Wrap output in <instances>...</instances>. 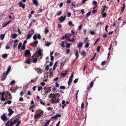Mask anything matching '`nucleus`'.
I'll list each match as a JSON object with an SVG mask.
<instances>
[{
  "label": "nucleus",
  "mask_w": 126,
  "mask_h": 126,
  "mask_svg": "<svg viewBox=\"0 0 126 126\" xmlns=\"http://www.w3.org/2000/svg\"><path fill=\"white\" fill-rule=\"evenodd\" d=\"M49 96L51 99L50 102L52 103H56L59 101V95L58 93L50 94Z\"/></svg>",
  "instance_id": "1"
},
{
  "label": "nucleus",
  "mask_w": 126,
  "mask_h": 126,
  "mask_svg": "<svg viewBox=\"0 0 126 126\" xmlns=\"http://www.w3.org/2000/svg\"><path fill=\"white\" fill-rule=\"evenodd\" d=\"M43 111L40 110H37L34 115V118L37 119L40 118L43 114Z\"/></svg>",
  "instance_id": "2"
},
{
  "label": "nucleus",
  "mask_w": 126,
  "mask_h": 126,
  "mask_svg": "<svg viewBox=\"0 0 126 126\" xmlns=\"http://www.w3.org/2000/svg\"><path fill=\"white\" fill-rule=\"evenodd\" d=\"M18 122V119H15L13 122L11 120L8 121L5 124L6 126H13Z\"/></svg>",
  "instance_id": "3"
},
{
  "label": "nucleus",
  "mask_w": 126,
  "mask_h": 126,
  "mask_svg": "<svg viewBox=\"0 0 126 126\" xmlns=\"http://www.w3.org/2000/svg\"><path fill=\"white\" fill-rule=\"evenodd\" d=\"M45 91L44 92V94H43L44 95H45L46 96L47 94L48 93H49L51 91V87H47L45 88Z\"/></svg>",
  "instance_id": "4"
},
{
  "label": "nucleus",
  "mask_w": 126,
  "mask_h": 126,
  "mask_svg": "<svg viewBox=\"0 0 126 126\" xmlns=\"http://www.w3.org/2000/svg\"><path fill=\"white\" fill-rule=\"evenodd\" d=\"M41 36L40 34H36L34 35L33 38L34 40H35L37 38L40 39H41Z\"/></svg>",
  "instance_id": "5"
},
{
  "label": "nucleus",
  "mask_w": 126,
  "mask_h": 126,
  "mask_svg": "<svg viewBox=\"0 0 126 126\" xmlns=\"http://www.w3.org/2000/svg\"><path fill=\"white\" fill-rule=\"evenodd\" d=\"M72 35L71 34L66 33L65 34V35L63 36V39H66L67 38L70 37Z\"/></svg>",
  "instance_id": "6"
},
{
  "label": "nucleus",
  "mask_w": 126,
  "mask_h": 126,
  "mask_svg": "<svg viewBox=\"0 0 126 126\" xmlns=\"http://www.w3.org/2000/svg\"><path fill=\"white\" fill-rule=\"evenodd\" d=\"M38 43V41H36L33 43H32L30 44V45L32 46H33L34 47H36L37 46L36 45Z\"/></svg>",
  "instance_id": "7"
},
{
  "label": "nucleus",
  "mask_w": 126,
  "mask_h": 126,
  "mask_svg": "<svg viewBox=\"0 0 126 126\" xmlns=\"http://www.w3.org/2000/svg\"><path fill=\"white\" fill-rule=\"evenodd\" d=\"M94 82L93 81H92L90 83V87H88L87 88V91H88L90 90V89L92 88L94 85Z\"/></svg>",
  "instance_id": "8"
},
{
  "label": "nucleus",
  "mask_w": 126,
  "mask_h": 126,
  "mask_svg": "<svg viewBox=\"0 0 126 126\" xmlns=\"http://www.w3.org/2000/svg\"><path fill=\"white\" fill-rule=\"evenodd\" d=\"M1 117L2 120L4 121H6L7 120V117L5 114H3Z\"/></svg>",
  "instance_id": "9"
},
{
  "label": "nucleus",
  "mask_w": 126,
  "mask_h": 126,
  "mask_svg": "<svg viewBox=\"0 0 126 126\" xmlns=\"http://www.w3.org/2000/svg\"><path fill=\"white\" fill-rule=\"evenodd\" d=\"M25 56H29L30 55V51L29 50H26L25 52Z\"/></svg>",
  "instance_id": "10"
},
{
  "label": "nucleus",
  "mask_w": 126,
  "mask_h": 126,
  "mask_svg": "<svg viewBox=\"0 0 126 126\" xmlns=\"http://www.w3.org/2000/svg\"><path fill=\"white\" fill-rule=\"evenodd\" d=\"M34 70L37 72V73H38L39 74H40L42 73V70H41L39 69H37L36 68H34Z\"/></svg>",
  "instance_id": "11"
},
{
  "label": "nucleus",
  "mask_w": 126,
  "mask_h": 126,
  "mask_svg": "<svg viewBox=\"0 0 126 126\" xmlns=\"http://www.w3.org/2000/svg\"><path fill=\"white\" fill-rule=\"evenodd\" d=\"M8 110L9 112L8 115L9 116H11L12 114H13L14 112V111H13L12 110L10 109V108L8 109Z\"/></svg>",
  "instance_id": "12"
},
{
  "label": "nucleus",
  "mask_w": 126,
  "mask_h": 126,
  "mask_svg": "<svg viewBox=\"0 0 126 126\" xmlns=\"http://www.w3.org/2000/svg\"><path fill=\"white\" fill-rule=\"evenodd\" d=\"M61 116V115L60 114H58L56 115L55 116L51 117V118H54V119H56L58 117H60Z\"/></svg>",
  "instance_id": "13"
},
{
  "label": "nucleus",
  "mask_w": 126,
  "mask_h": 126,
  "mask_svg": "<svg viewBox=\"0 0 126 126\" xmlns=\"http://www.w3.org/2000/svg\"><path fill=\"white\" fill-rule=\"evenodd\" d=\"M19 7H21L23 9H24L25 7V4H23V3L21 2H19Z\"/></svg>",
  "instance_id": "14"
},
{
  "label": "nucleus",
  "mask_w": 126,
  "mask_h": 126,
  "mask_svg": "<svg viewBox=\"0 0 126 126\" xmlns=\"http://www.w3.org/2000/svg\"><path fill=\"white\" fill-rule=\"evenodd\" d=\"M4 92L2 93L1 94V100L2 101H5L6 100L4 98Z\"/></svg>",
  "instance_id": "15"
},
{
  "label": "nucleus",
  "mask_w": 126,
  "mask_h": 126,
  "mask_svg": "<svg viewBox=\"0 0 126 126\" xmlns=\"http://www.w3.org/2000/svg\"><path fill=\"white\" fill-rule=\"evenodd\" d=\"M49 74H47V75H45V76L44 78V80L45 81H47L48 80L49 77Z\"/></svg>",
  "instance_id": "16"
},
{
  "label": "nucleus",
  "mask_w": 126,
  "mask_h": 126,
  "mask_svg": "<svg viewBox=\"0 0 126 126\" xmlns=\"http://www.w3.org/2000/svg\"><path fill=\"white\" fill-rule=\"evenodd\" d=\"M32 2L33 4L36 6L38 5V2L37 0H32Z\"/></svg>",
  "instance_id": "17"
},
{
  "label": "nucleus",
  "mask_w": 126,
  "mask_h": 126,
  "mask_svg": "<svg viewBox=\"0 0 126 126\" xmlns=\"http://www.w3.org/2000/svg\"><path fill=\"white\" fill-rule=\"evenodd\" d=\"M72 79L70 78H69V80L68 81V85L69 86L71 85V83L72 82Z\"/></svg>",
  "instance_id": "18"
},
{
  "label": "nucleus",
  "mask_w": 126,
  "mask_h": 126,
  "mask_svg": "<svg viewBox=\"0 0 126 126\" xmlns=\"http://www.w3.org/2000/svg\"><path fill=\"white\" fill-rule=\"evenodd\" d=\"M83 46V43L82 42H79V44L78 47H79V49H80Z\"/></svg>",
  "instance_id": "19"
},
{
  "label": "nucleus",
  "mask_w": 126,
  "mask_h": 126,
  "mask_svg": "<svg viewBox=\"0 0 126 126\" xmlns=\"http://www.w3.org/2000/svg\"><path fill=\"white\" fill-rule=\"evenodd\" d=\"M31 59H29L26 60L25 62H26L27 63L29 64H30L31 63Z\"/></svg>",
  "instance_id": "20"
},
{
  "label": "nucleus",
  "mask_w": 126,
  "mask_h": 126,
  "mask_svg": "<svg viewBox=\"0 0 126 126\" xmlns=\"http://www.w3.org/2000/svg\"><path fill=\"white\" fill-rule=\"evenodd\" d=\"M32 35L28 33L27 34V36L26 37V39L27 40H28L30 39Z\"/></svg>",
  "instance_id": "21"
},
{
  "label": "nucleus",
  "mask_w": 126,
  "mask_h": 126,
  "mask_svg": "<svg viewBox=\"0 0 126 126\" xmlns=\"http://www.w3.org/2000/svg\"><path fill=\"white\" fill-rule=\"evenodd\" d=\"M45 46L47 47L49 46L51 44V43L47 42L46 41L45 42Z\"/></svg>",
  "instance_id": "22"
},
{
  "label": "nucleus",
  "mask_w": 126,
  "mask_h": 126,
  "mask_svg": "<svg viewBox=\"0 0 126 126\" xmlns=\"http://www.w3.org/2000/svg\"><path fill=\"white\" fill-rule=\"evenodd\" d=\"M11 21V20H9L8 21V22H7L3 25V27H5L6 26H7L10 22Z\"/></svg>",
  "instance_id": "23"
},
{
  "label": "nucleus",
  "mask_w": 126,
  "mask_h": 126,
  "mask_svg": "<svg viewBox=\"0 0 126 126\" xmlns=\"http://www.w3.org/2000/svg\"><path fill=\"white\" fill-rule=\"evenodd\" d=\"M43 51L42 50H39L37 52L38 55L39 56H41L42 55V53H41Z\"/></svg>",
  "instance_id": "24"
},
{
  "label": "nucleus",
  "mask_w": 126,
  "mask_h": 126,
  "mask_svg": "<svg viewBox=\"0 0 126 126\" xmlns=\"http://www.w3.org/2000/svg\"><path fill=\"white\" fill-rule=\"evenodd\" d=\"M57 62H56L55 63H54L53 67V69L54 71L55 69V68L57 67Z\"/></svg>",
  "instance_id": "25"
},
{
  "label": "nucleus",
  "mask_w": 126,
  "mask_h": 126,
  "mask_svg": "<svg viewBox=\"0 0 126 126\" xmlns=\"http://www.w3.org/2000/svg\"><path fill=\"white\" fill-rule=\"evenodd\" d=\"M66 45H67L66 46H64L63 45V47H66L67 48H69L70 47V46L71 45L69 43H68Z\"/></svg>",
  "instance_id": "26"
},
{
  "label": "nucleus",
  "mask_w": 126,
  "mask_h": 126,
  "mask_svg": "<svg viewBox=\"0 0 126 126\" xmlns=\"http://www.w3.org/2000/svg\"><path fill=\"white\" fill-rule=\"evenodd\" d=\"M5 36V34H2L0 36V39L1 40L3 39Z\"/></svg>",
  "instance_id": "27"
},
{
  "label": "nucleus",
  "mask_w": 126,
  "mask_h": 126,
  "mask_svg": "<svg viewBox=\"0 0 126 126\" xmlns=\"http://www.w3.org/2000/svg\"><path fill=\"white\" fill-rule=\"evenodd\" d=\"M28 33L32 35L34 33V30H32L28 32Z\"/></svg>",
  "instance_id": "28"
},
{
  "label": "nucleus",
  "mask_w": 126,
  "mask_h": 126,
  "mask_svg": "<svg viewBox=\"0 0 126 126\" xmlns=\"http://www.w3.org/2000/svg\"><path fill=\"white\" fill-rule=\"evenodd\" d=\"M50 121V120L47 121L46 123L44 126H47L49 124Z\"/></svg>",
  "instance_id": "29"
},
{
  "label": "nucleus",
  "mask_w": 126,
  "mask_h": 126,
  "mask_svg": "<svg viewBox=\"0 0 126 126\" xmlns=\"http://www.w3.org/2000/svg\"><path fill=\"white\" fill-rule=\"evenodd\" d=\"M12 37L13 39H15L17 37V35L16 34L14 33L12 36Z\"/></svg>",
  "instance_id": "30"
},
{
  "label": "nucleus",
  "mask_w": 126,
  "mask_h": 126,
  "mask_svg": "<svg viewBox=\"0 0 126 126\" xmlns=\"http://www.w3.org/2000/svg\"><path fill=\"white\" fill-rule=\"evenodd\" d=\"M8 54H3L2 55V57L3 58H6L7 57V56H8Z\"/></svg>",
  "instance_id": "31"
},
{
  "label": "nucleus",
  "mask_w": 126,
  "mask_h": 126,
  "mask_svg": "<svg viewBox=\"0 0 126 126\" xmlns=\"http://www.w3.org/2000/svg\"><path fill=\"white\" fill-rule=\"evenodd\" d=\"M11 66H9L8 67V69H7V70L6 71V73H7V74H8L10 70L11 69Z\"/></svg>",
  "instance_id": "32"
},
{
  "label": "nucleus",
  "mask_w": 126,
  "mask_h": 126,
  "mask_svg": "<svg viewBox=\"0 0 126 126\" xmlns=\"http://www.w3.org/2000/svg\"><path fill=\"white\" fill-rule=\"evenodd\" d=\"M54 71L53 70V69H52V68H50L49 70V72H48L47 74H49L50 73H51L52 72H53Z\"/></svg>",
  "instance_id": "33"
},
{
  "label": "nucleus",
  "mask_w": 126,
  "mask_h": 126,
  "mask_svg": "<svg viewBox=\"0 0 126 126\" xmlns=\"http://www.w3.org/2000/svg\"><path fill=\"white\" fill-rule=\"evenodd\" d=\"M75 54L77 58H78V57L79 55L78 51L77 50H76V52L75 53Z\"/></svg>",
  "instance_id": "34"
},
{
  "label": "nucleus",
  "mask_w": 126,
  "mask_h": 126,
  "mask_svg": "<svg viewBox=\"0 0 126 126\" xmlns=\"http://www.w3.org/2000/svg\"><path fill=\"white\" fill-rule=\"evenodd\" d=\"M59 20L60 23H62L63 21V16H62L59 18Z\"/></svg>",
  "instance_id": "35"
},
{
  "label": "nucleus",
  "mask_w": 126,
  "mask_h": 126,
  "mask_svg": "<svg viewBox=\"0 0 126 126\" xmlns=\"http://www.w3.org/2000/svg\"><path fill=\"white\" fill-rule=\"evenodd\" d=\"M84 107V103L82 102V103L81 106V109L82 111Z\"/></svg>",
  "instance_id": "36"
},
{
  "label": "nucleus",
  "mask_w": 126,
  "mask_h": 126,
  "mask_svg": "<svg viewBox=\"0 0 126 126\" xmlns=\"http://www.w3.org/2000/svg\"><path fill=\"white\" fill-rule=\"evenodd\" d=\"M49 32V30L47 29V28L46 27L44 31V33L45 34H47Z\"/></svg>",
  "instance_id": "37"
},
{
  "label": "nucleus",
  "mask_w": 126,
  "mask_h": 126,
  "mask_svg": "<svg viewBox=\"0 0 126 126\" xmlns=\"http://www.w3.org/2000/svg\"><path fill=\"white\" fill-rule=\"evenodd\" d=\"M86 52L84 51H82L81 53V55H85Z\"/></svg>",
  "instance_id": "38"
},
{
  "label": "nucleus",
  "mask_w": 126,
  "mask_h": 126,
  "mask_svg": "<svg viewBox=\"0 0 126 126\" xmlns=\"http://www.w3.org/2000/svg\"><path fill=\"white\" fill-rule=\"evenodd\" d=\"M100 39V38H98L96 41H95L94 42V44H93V45H94V46H95L96 45V44L98 43V42L99 40Z\"/></svg>",
  "instance_id": "39"
},
{
  "label": "nucleus",
  "mask_w": 126,
  "mask_h": 126,
  "mask_svg": "<svg viewBox=\"0 0 126 126\" xmlns=\"http://www.w3.org/2000/svg\"><path fill=\"white\" fill-rule=\"evenodd\" d=\"M89 44L88 43H87L86 44V45L85 46V48H88L89 46Z\"/></svg>",
  "instance_id": "40"
},
{
  "label": "nucleus",
  "mask_w": 126,
  "mask_h": 126,
  "mask_svg": "<svg viewBox=\"0 0 126 126\" xmlns=\"http://www.w3.org/2000/svg\"><path fill=\"white\" fill-rule=\"evenodd\" d=\"M47 109L49 111H52L53 110V109L51 107H50L49 108H47Z\"/></svg>",
  "instance_id": "41"
},
{
  "label": "nucleus",
  "mask_w": 126,
  "mask_h": 126,
  "mask_svg": "<svg viewBox=\"0 0 126 126\" xmlns=\"http://www.w3.org/2000/svg\"><path fill=\"white\" fill-rule=\"evenodd\" d=\"M100 47H101L100 46H99L97 47L96 49L97 51V52H98L100 51Z\"/></svg>",
  "instance_id": "42"
},
{
  "label": "nucleus",
  "mask_w": 126,
  "mask_h": 126,
  "mask_svg": "<svg viewBox=\"0 0 126 126\" xmlns=\"http://www.w3.org/2000/svg\"><path fill=\"white\" fill-rule=\"evenodd\" d=\"M83 26V24H81L79 26V31L81 29V28Z\"/></svg>",
  "instance_id": "43"
},
{
  "label": "nucleus",
  "mask_w": 126,
  "mask_h": 126,
  "mask_svg": "<svg viewBox=\"0 0 126 126\" xmlns=\"http://www.w3.org/2000/svg\"><path fill=\"white\" fill-rule=\"evenodd\" d=\"M91 11H90L88 13H87L86 15V17H88L91 15Z\"/></svg>",
  "instance_id": "44"
},
{
  "label": "nucleus",
  "mask_w": 126,
  "mask_h": 126,
  "mask_svg": "<svg viewBox=\"0 0 126 126\" xmlns=\"http://www.w3.org/2000/svg\"><path fill=\"white\" fill-rule=\"evenodd\" d=\"M15 82V81L13 80L11 81L10 84V85H13V84H14Z\"/></svg>",
  "instance_id": "45"
},
{
  "label": "nucleus",
  "mask_w": 126,
  "mask_h": 126,
  "mask_svg": "<svg viewBox=\"0 0 126 126\" xmlns=\"http://www.w3.org/2000/svg\"><path fill=\"white\" fill-rule=\"evenodd\" d=\"M96 55V53H95L94 54V55L92 59H90V60L91 61H92L94 59V58L95 57Z\"/></svg>",
  "instance_id": "46"
},
{
  "label": "nucleus",
  "mask_w": 126,
  "mask_h": 126,
  "mask_svg": "<svg viewBox=\"0 0 126 126\" xmlns=\"http://www.w3.org/2000/svg\"><path fill=\"white\" fill-rule=\"evenodd\" d=\"M103 14H102V17H106L107 16V14L106 13H103Z\"/></svg>",
  "instance_id": "47"
},
{
  "label": "nucleus",
  "mask_w": 126,
  "mask_h": 126,
  "mask_svg": "<svg viewBox=\"0 0 126 126\" xmlns=\"http://www.w3.org/2000/svg\"><path fill=\"white\" fill-rule=\"evenodd\" d=\"M49 77H52L53 76V72H52L51 73H50L49 74Z\"/></svg>",
  "instance_id": "48"
},
{
  "label": "nucleus",
  "mask_w": 126,
  "mask_h": 126,
  "mask_svg": "<svg viewBox=\"0 0 126 126\" xmlns=\"http://www.w3.org/2000/svg\"><path fill=\"white\" fill-rule=\"evenodd\" d=\"M8 94L9 97V98L10 99H11L12 98V96L10 93H8V92H7Z\"/></svg>",
  "instance_id": "49"
},
{
  "label": "nucleus",
  "mask_w": 126,
  "mask_h": 126,
  "mask_svg": "<svg viewBox=\"0 0 126 126\" xmlns=\"http://www.w3.org/2000/svg\"><path fill=\"white\" fill-rule=\"evenodd\" d=\"M40 104L42 105H44V106H45L46 105V104L45 103L43 102L42 101H40Z\"/></svg>",
  "instance_id": "50"
},
{
  "label": "nucleus",
  "mask_w": 126,
  "mask_h": 126,
  "mask_svg": "<svg viewBox=\"0 0 126 126\" xmlns=\"http://www.w3.org/2000/svg\"><path fill=\"white\" fill-rule=\"evenodd\" d=\"M74 41H75L74 38H73L71 39H70L69 42H74Z\"/></svg>",
  "instance_id": "51"
},
{
  "label": "nucleus",
  "mask_w": 126,
  "mask_h": 126,
  "mask_svg": "<svg viewBox=\"0 0 126 126\" xmlns=\"http://www.w3.org/2000/svg\"><path fill=\"white\" fill-rule=\"evenodd\" d=\"M22 45V43H20L19 44V45H18V49H19L20 48Z\"/></svg>",
  "instance_id": "52"
},
{
  "label": "nucleus",
  "mask_w": 126,
  "mask_h": 126,
  "mask_svg": "<svg viewBox=\"0 0 126 126\" xmlns=\"http://www.w3.org/2000/svg\"><path fill=\"white\" fill-rule=\"evenodd\" d=\"M78 79H75L74 81V83H76L78 81Z\"/></svg>",
  "instance_id": "53"
},
{
  "label": "nucleus",
  "mask_w": 126,
  "mask_h": 126,
  "mask_svg": "<svg viewBox=\"0 0 126 126\" xmlns=\"http://www.w3.org/2000/svg\"><path fill=\"white\" fill-rule=\"evenodd\" d=\"M42 88V87L41 86L39 87L38 88V91H40Z\"/></svg>",
  "instance_id": "54"
},
{
  "label": "nucleus",
  "mask_w": 126,
  "mask_h": 126,
  "mask_svg": "<svg viewBox=\"0 0 126 126\" xmlns=\"http://www.w3.org/2000/svg\"><path fill=\"white\" fill-rule=\"evenodd\" d=\"M90 33L92 35H94L95 34V32L94 31H90Z\"/></svg>",
  "instance_id": "55"
},
{
  "label": "nucleus",
  "mask_w": 126,
  "mask_h": 126,
  "mask_svg": "<svg viewBox=\"0 0 126 126\" xmlns=\"http://www.w3.org/2000/svg\"><path fill=\"white\" fill-rule=\"evenodd\" d=\"M49 69V66L48 65H47L46 66L45 68V69L46 70H47V71H48V69Z\"/></svg>",
  "instance_id": "56"
},
{
  "label": "nucleus",
  "mask_w": 126,
  "mask_h": 126,
  "mask_svg": "<svg viewBox=\"0 0 126 126\" xmlns=\"http://www.w3.org/2000/svg\"><path fill=\"white\" fill-rule=\"evenodd\" d=\"M106 62L105 61H103L101 63V65L103 66V65H104L105 64Z\"/></svg>",
  "instance_id": "57"
},
{
  "label": "nucleus",
  "mask_w": 126,
  "mask_h": 126,
  "mask_svg": "<svg viewBox=\"0 0 126 126\" xmlns=\"http://www.w3.org/2000/svg\"><path fill=\"white\" fill-rule=\"evenodd\" d=\"M68 24L69 25H71L73 24L72 22L71 21H70L68 22Z\"/></svg>",
  "instance_id": "58"
},
{
  "label": "nucleus",
  "mask_w": 126,
  "mask_h": 126,
  "mask_svg": "<svg viewBox=\"0 0 126 126\" xmlns=\"http://www.w3.org/2000/svg\"><path fill=\"white\" fill-rule=\"evenodd\" d=\"M70 51V50L69 49H66V53L67 54H68Z\"/></svg>",
  "instance_id": "59"
},
{
  "label": "nucleus",
  "mask_w": 126,
  "mask_h": 126,
  "mask_svg": "<svg viewBox=\"0 0 126 126\" xmlns=\"http://www.w3.org/2000/svg\"><path fill=\"white\" fill-rule=\"evenodd\" d=\"M17 123L16 124V125L15 126H18L19 125H20V123L21 122L20 121H19L18 122H17Z\"/></svg>",
  "instance_id": "60"
},
{
  "label": "nucleus",
  "mask_w": 126,
  "mask_h": 126,
  "mask_svg": "<svg viewBox=\"0 0 126 126\" xmlns=\"http://www.w3.org/2000/svg\"><path fill=\"white\" fill-rule=\"evenodd\" d=\"M93 3L95 5H96L97 4V2L95 0H94L93 2Z\"/></svg>",
  "instance_id": "61"
},
{
  "label": "nucleus",
  "mask_w": 126,
  "mask_h": 126,
  "mask_svg": "<svg viewBox=\"0 0 126 126\" xmlns=\"http://www.w3.org/2000/svg\"><path fill=\"white\" fill-rule=\"evenodd\" d=\"M125 9V8H123L122 7H121L120 14H121L122 12H123Z\"/></svg>",
  "instance_id": "62"
},
{
  "label": "nucleus",
  "mask_w": 126,
  "mask_h": 126,
  "mask_svg": "<svg viewBox=\"0 0 126 126\" xmlns=\"http://www.w3.org/2000/svg\"><path fill=\"white\" fill-rule=\"evenodd\" d=\"M55 85L56 87H59V84L57 82H56Z\"/></svg>",
  "instance_id": "63"
},
{
  "label": "nucleus",
  "mask_w": 126,
  "mask_h": 126,
  "mask_svg": "<svg viewBox=\"0 0 126 126\" xmlns=\"http://www.w3.org/2000/svg\"><path fill=\"white\" fill-rule=\"evenodd\" d=\"M71 13L70 12H68L67 14V16L68 17H69L71 16Z\"/></svg>",
  "instance_id": "64"
}]
</instances>
